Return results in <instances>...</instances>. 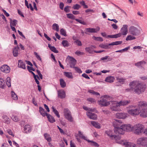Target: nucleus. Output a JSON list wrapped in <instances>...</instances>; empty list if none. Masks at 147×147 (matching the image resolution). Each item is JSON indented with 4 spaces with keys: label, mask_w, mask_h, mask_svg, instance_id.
<instances>
[{
    "label": "nucleus",
    "mask_w": 147,
    "mask_h": 147,
    "mask_svg": "<svg viewBox=\"0 0 147 147\" xmlns=\"http://www.w3.org/2000/svg\"><path fill=\"white\" fill-rule=\"evenodd\" d=\"M85 50L86 51L91 54H93L94 53V51L92 50V48L91 47H87L85 48Z\"/></svg>",
    "instance_id": "39"
},
{
    "label": "nucleus",
    "mask_w": 147,
    "mask_h": 147,
    "mask_svg": "<svg viewBox=\"0 0 147 147\" xmlns=\"http://www.w3.org/2000/svg\"><path fill=\"white\" fill-rule=\"evenodd\" d=\"M12 119L15 122H17L19 120V119L16 116L13 115L12 117Z\"/></svg>",
    "instance_id": "56"
},
{
    "label": "nucleus",
    "mask_w": 147,
    "mask_h": 147,
    "mask_svg": "<svg viewBox=\"0 0 147 147\" xmlns=\"http://www.w3.org/2000/svg\"><path fill=\"white\" fill-rule=\"evenodd\" d=\"M60 32L61 34L62 35L65 36H66V31L63 28L61 29L60 30Z\"/></svg>",
    "instance_id": "53"
},
{
    "label": "nucleus",
    "mask_w": 147,
    "mask_h": 147,
    "mask_svg": "<svg viewBox=\"0 0 147 147\" xmlns=\"http://www.w3.org/2000/svg\"><path fill=\"white\" fill-rule=\"evenodd\" d=\"M87 141L88 142H91V146H94L96 147H98L99 146L98 143L92 141H91L88 140Z\"/></svg>",
    "instance_id": "36"
},
{
    "label": "nucleus",
    "mask_w": 147,
    "mask_h": 147,
    "mask_svg": "<svg viewBox=\"0 0 147 147\" xmlns=\"http://www.w3.org/2000/svg\"><path fill=\"white\" fill-rule=\"evenodd\" d=\"M76 21L77 22H79L80 23L82 24H83L84 25H85L86 24V23L84 22L83 21H82V20L78 19H75Z\"/></svg>",
    "instance_id": "52"
},
{
    "label": "nucleus",
    "mask_w": 147,
    "mask_h": 147,
    "mask_svg": "<svg viewBox=\"0 0 147 147\" xmlns=\"http://www.w3.org/2000/svg\"><path fill=\"white\" fill-rule=\"evenodd\" d=\"M116 116L117 118L119 119H124L127 116L125 113H117L116 114Z\"/></svg>",
    "instance_id": "20"
},
{
    "label": "nucleus",
    "mask_w": 147,
    "mask_h": 147,
    "mask_svg": "<svg viewBox=\"0 0 147 147\" xmlns=\"http://www.w3.org/2000/svg\"><path fill=\"white\" fill-rule=\"evenodd\" d=\"M53 112L54 114L57 116L58 118H59L60 117V115L58 111L55 109L53 106L52 107Z\"/></svg>",
    "instance_id": "35"
},
{
    "label": "nucleus",
    "mask_w": 147,
    "mask_h": 147,
    "mask_svg": "<svg viewBox=\"0 0 147 147\" xmlns=\"http://www.w3.org/2000/svg\"><path fill=\"white\" fill-rule=\"evenodd\" d=\"M7 132L8 133V134L12 136H14V135L13 134L12 132L10 129H8L7 130Z\"/></svg>",
    "instance_id": "62"
},
{
    "label": "nucleus",
    "mask_w": 147,
    "mask_h": 147,
    "mask_svg": "<svg viewBox=\"0 0 147 147\" xmlns=\"http://www.w3.org/2000/svg\"><path fill=\"white\" fill-rule=\"evenodd\" d=\"M138 108L140 110H142L143 109L147 108V102L145 101H140L138 102Z\"/></svg>",
    "instance_id": "10"
},
{
    "label": "nucleus",
    "mask_w": 147,
    "mask_h": 147,
    "mask_svg": "<svg viewBox=\"0 0 147 147\" xmlns=\"http://www.w3.org/2000/svg\"><path fill=\"white\" fill-rule=\"evenodd\" d=\"M109 44L105 43V44H101L99 45L100 47L105 49H108L110 48Z\"/></svg>",
    "instance_id": "31"
},
{
    "label": "nucleus",
    "mask_w": 147,
    "mask_h": 147,
    "mask_svg": "<svg viewBox=\"0 0 147 147\" xmlns=\"http://www.w3.org/2000/svg\"><path fill=\"white\" fill-rule=\"evenodd\" d=\"M64 75L69 79H72L73 76L71 72H64L63 73Z\"/></svg>",
    "instance_id": "29"
},
{
    "label": "nucleus",
    "mask_w": 147,
    "mask_h": 147,
    "mask_svg": "<svg viewBox=\"0 0 147 147\" xmlns=\"http://www.w3.org/2000/svg\"><path fill=\"white\" fill-rule=\"evenodd\" d=\"M1 71L5 73H8L10 71V68L7 65H3L1 67Z\"/></svg>",
    "instance_id": "13"
},
{
    "label": "nucleus",
    "mask_w": 147,
    "mask_h": 147,
    "mask_svg": "<svg viewBox=\"0 0 147 147\" xmlns=\"http://www.w3.org/2000/svg\"><path fill=\"white\" fill-rule=\"evenodd\" d=\"M39 112L40 114L43 117H45V116H46L47 115V114H48L45 112V110L44 109L40 107H39Z\"/></svg>",
    "instance_id": "27"
},
{
    "label": "nucleus",
    "mask_w": 147,
    "mask_h": 147,
    "mask_svg": "<svg viewBox=\"0 0 147 147\" xmlns=\"http://www.w3.org/2000/svg\"><path fill=\"white\" fill-rule=\"evenodd\" d=\"M60 84L61 87L62 88H64L66 86V83L63 79H60Z\"/></svg>",
    "instance_id": "37"
},
{
    "label": "nucleus",
    "mask_w": 147,
    "mask_h": 147,
    "mask_svg": "<svg viewBox=\"0 0 147 147\" xmlns=\"http://www.w3.org/2000/svg\"><path fill=\"white\" fill-rule=\"evenodd\" d=\"M103 97L104 98L98 101V103L101 106H107L109 105L110 103L109 102L107 101V100L104 98H108L110 97L107 95H104Z\"/></svg>",
    "instance_id": "7"
},
{
    "label": "nucleus",
    "mask_w": 147,
    "mask_h": 147,
    "mask_svg": "<svg viewBox=\"0 0 147 147\" xmlns=\"http://www.w3.org/2000/svg\"><path fill=\"white\" fill-rule=\"evenodd\" d=\"M11 96L12 99L14 100H16L18 99V98L16 94L13 91H11Z\"/></svg>",
    "instance_id": "43"
},
{
    "label": "nucleus",
    "mask_w": 147,
    "mask_h": 147,
    "mask_svg": "<svg viewBox=\"0 0 147 147\" xmlns=\"http://www.w3.org/2000/svg\"><path fill=\"white\" fill-rule=\"evenodd\" d=\"M70 7V6H65L64 9V11L66 13H69L70 12V10L69 9V8Z\"/></svg>",
    "instance_id": "61"
},
{
    "label": "nucleus",
    "mask_w": 147,
    "mask_h": 147,
    "mask_svg": "<svg viewBox=\"0 0 147 147\" xmlns=\"http://www.w3.org/2000/svg\"><path fill=\"white\" fill-rule=\"evenodd\" d=\"M20 48L18 45L15 47L13 50V56L15 57H17L18 54V51Z\"/></svg>",
    "instance_id": "22"
},
{
    "label": "nucleus",
    "mask_w": 147,
    "mask_h": 147,
    "mask_svg": "<svg viewBox=\"0 0 147 147\" xmlns=\"http://www.w3.org/2000/svg\"><path fill=\"white\" fill-rule=\"evenodd\" d=\"M44 136L45 139H46L48 142H51V139L50 135L48 134L47 133H45L44 134Z\"/></svg>",
    "instance_id": "34"
},
{
    "label": "nucleus",
    "mask_w": 147,
    "mask_h": 147,
    "mask_svg": "<svg viewBox=\"0 0 147 147\" xmlns=\"http://www.w3.org/2000/svg\"><path fill=\"white\" fill-rule=\"evenodd\" d=\"M94 40L98 41H102L103 39L102 38L100 37H95L94 36Z\"/></svg>",
    "instance_id": "54"
},
{
    "label": "nucleus",
    "mask_w": 147,
    "mask_h": 147,
    "mask_svg": "<svg viewBox=\"0 0 147 147\" xmlns=\"http://www.w3.org/2000/svg\"><path fill=\"white\" fill-rule=\"evenodd\" d=\"M32 66H27V67L28 70L30 72V71H35V69H34L32 67Z\"/></svg>",
    "instance_id": "59"
},
{
    "label": "nucleus",
    "mask_w": 147,
    "mask_h": 147,
    "mask_svg": "<svg viewBox=\"0 0 147 147\" xmlns=\"http://www.w3.org/2000/svg\"><path fill=\"white\" fill-rule=\"evenodd\" d=\"M6 84L7 86L9 87L11 86V79L10 78L8 77L6 80Z\"/></svg>",
    "instance_id": "45"
},
{
    "label": "nucleus",
    "mask_w": 147,
    "mask_h": 147,
    "mask_svg": "<svg viewBox=\"0 0 147 147\" xmlns=\"http://www.w3.org/2000/svg\"><path fill=\"white\" fill-rule=\"evenodd\" d=\"M122 42V41H117L109 43V45H118L121 44Z\"/></svg>",
    "instance_id": "47"
},
{
    "label": "nucleus",
    "mask_w": 147,
    "mask_h": 147,
    "mask_svg": "<svg viewBox=\"0 0 147 147\" xmlns=\"http://www.w3.org/2000/svg\"><path fill=\"white\" fill-rule=\"evenodd\" d=\"M66 96L64 90L58 91V96L61 99L65 98Z\"/></svg>",
    "instance_id": "19"
},
{
    "label": "nucleus",
    "mask_w": 147,
    "mask_h": 147,
    "mask_svg": "<svg viewBox=\"0 0 147 147\" xmlns=\"http://www.w3.org/2000/svg\"><path fill=\"white\" fill-rule=\"evenodd\" d=\"M61 44L64 47H68L69 46V43L67 40H63L62 41Z\"/></svg>",
    "instance_id": "44"
},
{
    "label": "nucleus",
    "mask_w": 147,
    "mask_h": 147,
    "mask_svg": "<svg viewBox=\"0 0 147 147\" xmlns=\"http://www.w3.org/2000/svg\"><path fill=\"white\" fill-rule=\"evenodd\" d=\"M122 123L121 121L119 120L115 119L113 121L114 132L116 134H124V131H125L123 129V125H121Z\"/></svg>",
    "instance_id": "2"
},
{
    "label": "nucleus",
    "mask_w": 147,
    "mask_h": 147,
    "mask_svg": "<svg viewBox=\"0 0 147 147\" xmlns=\"http://www.w3.org/2000/svg\"><path fill=\"white\" fill-rule=\"evenodd\" d=\"M91 124L92 125L96 128L99 129L100 127V126L99 125V123L96 122L92 121L91 122Z\"/></svg>",
    "instance_id": "33"
},
{
    "label": "nucleus",
    "mask_w": 147,
    "mask_h": 147,
    "mask_svg": "<svg viewBox=\"0 0 147 147\" xmlns=\"http://www.w3.org/2000/svg\"><path fill=\"white\" fill-rule=\"evenodd\" d=\"M80 5L78 4H76L73 5L72 7V8L74 9L75 10H78L80 8Z\"/></svg>",
    "instance_id": "50"
},
{
    "label": "nucleus",
    "mask_w": 147,
    "mask_h": 147,
    "mask_svg": "<svg viewBox=\"0 0 147 147\" xmlns=\"http://www.w3.org/2000/svg\"><path fill=\"white\" fill-rule=\"evenodd\" d=\"M115 78L114 77L110 76L107 77L105 81L106 82L111 83L113 82Z\"/></svg>",
    "instance_id": "26"
},
{
    "label": "nucleus",
    "mask_w": 147,
    "mask_h": 147,
    "mask_svg": "<svg viewBox=\"0 0 147 147\" xmlns=\"http://www.w3.org/2000/svg\"><path fill=\"white\" fill-rule=\"evenodd\" d=\"M86 31L85 32L86 34H88V32L90 33H96L97 31H96V29L94 28H86L85 29Z\"/></svg>",
    "instance_id": "25"
},
{
    "label": "nucleus",
    "mask_w": 147,
    "mask_h": 147,
    "mask_svg": "<svg viewBox=\"0 0 147 147\" xmlns=\"http://www.w3.org/2000/svg\"><path fill=\"white\" fill-rule=\"evenodd\" d=\"M75 54L78 56L84 55H85V53H84L81 52L80 51H76L75 52Z\"/></svg>",
    "instance_id": "60"
},
{
    "label": "nucleus",
    "mask_w": 147,
    "mask_h": 147,
    "mask_svg": "<svg viewBox=\"0 0 147 147\" xmlns=\"http://www.w3.org/2000/svg\"><path fill=\"white\" fill-rule=\"evenodd\" d=\"M88 92L92 94L95 95V96H99L100 95V94L98 92H95L94 90H88Z\"/></svg>",
    "instance_id": "40"
},
{
    "label": "nucleus",
    "mask_w": 147,
    "mask_h": 147,
    "mask_svg": "<svg viewBox=\"0 0 147 147\" xmlns=\"http://www.w3.org/2000/svg\"><path fill=\"white\" fill-rule=\"evenodd\" d=\"M75 71L78 73L80 74L82 73V71L81 70V69L77 67H75L74 68Z\"/></svg>",
    "instance_id": "55"
},
{
    "label": "nucleus",
    "mask_w": 147,
    "mask_h": 147,
    "mask_svg": "<svg viewBox=\"0 0 147 147\" xmlns=\"http://www.w3.org/2000/svg\"><path fill=\"white\" fill-rule=\"evenodd\" d=\"M23 127V132L24 133L28 134L31 131V126L29 124H26Z\"/></svg>",
    "instance_id": "15"
},
{
    "label": "nucleus",
    "mask_w": 147,
    "mask_h": 147,
    "mask_svg": "<svg viewBox=\"0 0 147 147\" xmlns=\"http://www.w3.org/2000/svg\"><path fill=\"white\" fill-rule=\"evenodd\" d=\"M67 17L69 19H71L72 20H75V16L72 14L70 13H67L66 14Z\"/></svg>",
    "instance_id": "46"
},
{
    "label": "nucleus",
    "mask_w": 147,
    "mask_h": 147,
    "mask_svg": "<svg viewBox=\"0 0 147 147\" xmlns=\"http://www.w3.org/2000/svg\"><path fill=\"white\" fill-rule=\"evenodd\" d=\"M116 79L117 81L120 83L123 82L125 80V78L119 77L117 78Z\"/></svg>",
    "instance_id": "51"
},
{
    "label": "nucleus",
    "mask_w": 147,
    "mask_h": 147,
    "mask_svg": "<svg viewBox=\"0 0 147 147\" xmlns=\"http://www.w3.org/2000/svg\"><path fill=\"white\" fill-rule=\"evenodd\" d=\"M75 42L78 46H81L82 45L81 42L78 40H77Z\"/></svg>",
    "instance_id": "64"
},
{
    "label": "nucleus",
    "mask_w": 147,
    "mask_h": 147,
    "mask_svg": "<svg viewBox=\"0 0 147 147\" xmlns=\"http://www.w3.org/2000/svg\"><path fill=\"white\" fill-rule=\"evenodd\" d=\"M137 144L140 145L147 146V138L142 137L139 138L137 140Z\"/></svg>",
    "instance_id": "9"
},
{
    "label": "nucleus",
    "mask_w": 147,
    "mask_h": 147,
    "mask_svg": "<svg viewBox=\"0 0 147 147\" xmlns=\"http://www.w3.org/2000/svg\"><path fill=\"white\" fill-rule=\"evenodd\" d=\"M109 56H106L105 57H102L100 58V59L101 60H105L107 59V61H111L112 60V59L110 58H109Z\"/></svg>",
    "instance_id": "48"
},
{
    "label": "nucleus",
    "mask_w": 147,
    "mask_h": 147,
    "mask_svg": "<svg viewBox=\"0 0 147 147\" xmlns=\"http://www.w3.org/2000/svg\"><path fill=\"white\" fill-rule=\"evenodd\" d=\"M140 113L144 117H147V107L145 109H143L140 110Z\"/></svg>",
    "instance_id": "28"
},
{
    "label": "nucleus",
    "mask_w": 147,
    "mask_h": 147,
    "mask_svg": "<svg viewBox=\"0 0 147 147\" xmlns=\"http://www.w3.org/2000/svg\"><path fill=\"white\" fill-rule=\"evenodd\" d=\"M86 114L87 116L90 119L95 120L97 118V115L94 113L90 112H87Z\"/></svg>",
    "instance_id": "17"
},
{
    "label": "nucleus",
    "mask_w": 147,
    "mask_h": 147,
    "mask_svg": "<svg viewBox=\"0 0 147 147\" xmlns=\"http://www.w3.org/2000/svg\"><path fill=\"white\" fill-rule=\"evenodd\" d=\"M129 32L131 35L134 36H138L140 33V30L137 27L131 26L129 28Z\"/></svg>",
    "instance_id": "6"
},
{
    "label": "nucleus",
    "mask_w": 147,
    "mask_h": 147,
    "mask_svg": "<svg viewBox=\"0 0 147 147\" xmlns=\"http://www.w3.org/2000/svg\"><path fill=\"white\" fill-rule=\"evenodd\" d=\"M32 102L35 106H38L37 102L35 101V98L34 97L33 98L32 100Z\"/></svg>",
    "instance_id": "63"
},
{
    "label": "nucleus",
    "mask_w": 147,
    "mask_h": 147,
    "mask_svg": "<svg viewBox=\"0 0 147 147\" xmlns=\"http://www.w3.org/2000/svg\"><path fill=\"white\" fill-rule=\"evenodd\" d=\"M10 26H16L17 24V20H12L11 19H10Z\"/></svg>",
    "instance_id": "32"
},
{
    "label": "nucleus",
    "mask_w": 147,
    "mask_h": 147,
    "mask_svg": "<svg viewBox=\"0 0 147 147\" xmlns=\"http://www.w3.org/2000/svg\"><path fill=\"white\" fill-rule=\"evenodd\" d=\"M18 67L24 69H26L25 63L21 60H19L18 61Z\"/></svg>",
    "instance_id": "21"
},
{
    "label": "nucleus",
    "mask_w": 147,
    "mask_h": 147,
    "mask_svg": "<svg viewBox=\"0 0 147 147\" xmlns=\"http://www.w3.org/2000/svg\"><path fill=\"white\" fill-rule=\"evenodd\" d=\"M131 102L130 100H124L121 101L119 102L120 106H125L128 105Z\"/></svg>",
    "instance_id": "23"
},
{
    "label": "nucleus",
    "mask_w": 147,
    "mask_h": 147,
    "mask_svg": "<svg viewBox=\"0 0 147 147\" xmlns=\"http://www.w3.org/2000/svg\"><path fill=\"white\" fill-rule=\"evenodd\" d=\"M128 26L127 25H124L121 28V35H125L127 33Z\"/></svg>",
    "instance_id": "16"
},
{
    "label": "nucleus",
    "mask_w": 147,
    "mask_h": 147,
    "mask_svg": "<svg viewBox=\"0 0 147 147\" xmlns=\"http://www.w3.org/2000/svg\"><path fill=\"white\" fill-rule=\"evenodd\" d=\"M4 81L1 78H0V87L3 88L4 87L5 85Z\"/></svg>",
    "instance_id": "49"
},
{
    "label": "nucleus",
    "mask_w": 147,
    "mask_h": 147,
    "mask_svg": "<svg viewBox=\"0 0 147 147\" xmlns=\"http://www.w3.org/2000/svg\"><path fill=\"white\" fill-rule=\"evenodd\" d=\"M136 39V38L134 36H133V35H129L127 37L125 40L126 41H128L135 40Z\"/></svg>",
    "instance_id": "42"
},
{
    "label": "nucleus",
    "mask_w": 147,
    "mask_h": 147,
    "mask_svg": "<svg viewBox=\"0 0 147 147\" xmlns=\"http://www.w3.org/2000/svg\"><path fill=\"white\" fill-rule=\"evenodd\" d=\"M64 114L65 117L67 120L70 122L73 121V118L71 115V113L68 109H65Z\"/></svg>",
    "instance_id": "8"
},
{
    "label": "nucleus",
    "mask_w": 147,
    "mask_h": 147,
    "mask_svg": "<svg viewBox=\"0 0 147 147\" xmlns=\"http://www.w3.org/2000/svg\"><path fill=\"white\" fill-rule=\"evenodd\" d=\"M119 143H118L121 144H124L126 147H136V145L132 143L129 142H124L123 141H120L119 142Z\"/></svg>",
    "instance_id": "14"
},
{
    "label": "nucleus",
    "mask_w": 147,
    "mask_h": 147,
    "mask_svg": "<svg viewBox=\"0 0 147 147\" xmlns=\"http://www.w3.org/2000/svg\"><path fill=\"white\" fill-rule=\"evenodd\" d=\"M69 63L70 67L71 68H74L75 67V66L76 63V61L73 57H70Z\"/></svg>",
    "instance_id": "18"
},
{
    "label": "nucleus",
    "mask_w": 147,
    "mask_h": 147,
    "mask_svg": "<svg viewBox=\"0 0 147 147\" xmlns=\"http://www.w3.org/2000/svg\"><path fill=\"white\" fill-rule=\"evenodd\" d=\"M78 133L79 136L80 138H82L83 140L86 141H87L88 140H87L86 138L83 135V134L80 131H78Z\"/></svg>",
    "instance_id": "41"
},
{
    "label": "nucleus",
    "mask_w": 147,
    "mask_h": 147,
    "mask_svg": "<svg viewBox=\"0 0 147 147\" xmlns=\"http://www.w3.org/2000/svg\"><path fill=\"white\" fill-rule=\"evenodd\" d=\"M129 109L127 111L129 114L134 116L138 115L140 113V110L138 107L134 105H129L127 107Z\"/></svg>",
    "instance_id": "3"
},
{
    "label": "nucleus",
    "mask_w": 147,
    "mask_h": 147,
    "mask_svg": "<svg viewBox=\"0 0 147 147\" xmlns=\"http://www.w3.org/2000/svg\"><path fill=\"white\" fill-rule=\"evenodd\" d=\"M34 54L35 55L36 57V58L39 61H42V59L40 57L39 55L36 52H34Z\"/></svg>",
    "instance_id": "58"
},
{
    "label": "nucleus",
    "mask_w": 147,
    "mask_h": 147,
    "mask_svg": "<svg viewBox=\"0 0 147 147\" xmlns=\"http://www.w3.org/2000/svg\"><path fill=\"white\" fill-rule=\"evenodd\" d=\"M123 129L125 131H133L134 126L131 125L130 124H124L123 125Z\"/></svg>",
    "instance_id": "12"
},
{
    "label": "nucleus",
    "mask_w": 147,
    "mask_h": 147,
    "mask_svg": "<svg viewBox=\"0 0 147 147\" xmlns=\"http://www.w3.org/2000/svg\"><path fill=\"white\" fill-rule=\"evenodd\" d=\"M48 47L53 52L55 53H58L59 52L57 50L56 48L54 46H52L49 44H48Z\"/></svg>",
    "instance_id": "30"
},
{
    "label": "nucleus",
    "mask_w": 147,
    "mask_h": 147,
    "mask_svg": "<svg viewBox=\"0 0 147 147\" xmlns=\"http://www.w3.org/2000/svg\"><path fill=\"white\" fill-rule=\"evenodd\" d=\"M105 133L109 136L111 140H115L116 143H119V140L121 137L119 135L117 136L115 135H113L112 131L111 130H108L106 131Z\"/></svg>",
    "instance_id": "4"
},
{
    "label": "nucleus",
    "mask_w": 147,
    "mask_h": 147,
    "mask_svg": "<svg viewBox=\"0 0 147 147\" xmlns=\"http://www.w3.org/2000/svg\"><path fill=\"white\" fill-rule=\"evenodd\" d=\"M114 103V104L111 106L110 109L113 111H118L119 109V107L120 106L119 103L116 101H115Z\"/></svg>",
    "instance_id": "11"
},
{
    "label": "nucleus",
    "mask_w": 147,
    "mask_h": 147,
    "mask_svg": "<svg viewBox=\"0 0 147 147\" xmlns=\"http://www.w3.org/2000/svg\"><path fill=\"white\" fill-rule=\"evenodd\" d=\"M53 29L57 32L59 31V26L58 24L54 23L52 25Z\"/></svg>",
    "instance_id": "38"
},
{
    "label": "nucleus",
    "mask_w": 147,
    "mask_h": 147,
    "mask_svg": "<svg viewBox=\"0 0 147 147\" xmlns=\"http://www.w3.org/2000/svg\"><path fill=\"white\" fill-rule=\"evenodd\" d=\"M134 133L137 134H139L143 131L144 126L141 124H136L134 126Z\"/></svg>",
    "instance_id": "5"
},
{
    "label": "nucleus",
    "mask_w": 147,
    "mask_h": 147,
    "mask_svg": "<svg viewBox=\"0 0 147 147\" xmlns=\"http://www.w3.org/2000/svg\"><path fill=\"white\" fill-rule=\"evenodd\" d=\"M48 121L51 123H53L55 121V120L54 117L49 114H47V116Z\"/></svg>",
    "instance_id": "24"
},
{
    "label": "nucleus",
    "mask_w": 147,
    "mask_h": 147,
    "mask_svg": "<svg viewBox=\"0 0 147 147\" xmlns=\"http://www.w3.org/2000/svg\"><path fill=\"white\" fill-rule=\"evenodd\" d=\"M129 85L130 88L126 89V90L127 92H135L138 94L143 92L146 88L145 84L142 83L137 84V82L134 81L130 82Z\"/></svg>",
    "instance_id": "1"
},
{
    "label": "nucleus",
    "mask_w": 147,
    "mask_h": 147,
    "mask_svg": "<svg viewBox=\"0 0 147 147\" xmlns=\"http://www.w3.org/2000/svg\"><path fill=\"white\" fill-rule=\"evenodd\" d=\"M144 63H145L144 61H140L135 63V65L137 66H140Z\"/></svg>",
    "instance_id": "57"
}]
</instances>
